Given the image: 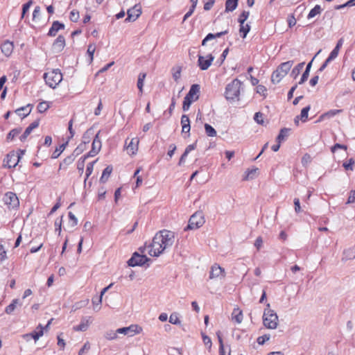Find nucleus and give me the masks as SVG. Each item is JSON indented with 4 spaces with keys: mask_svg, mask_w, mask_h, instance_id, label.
Masks as SVG:
<instances>
[{
    "mask_svg": "<svg viewBox=\"0 0 355 355\" xmlns=\"http://www.w3.org/2000/svg\"><path fill=\"white\" fill-rule=\"evenodd\" d=\"M243 313L239 308H234L232 313V319L236 323L240 324L243 321Z\"/></svg>",
    "mask_w": 355,
    "mask_h": 355,
    "instance_id": "412c9836",
    "label": "nucleus"
},
{
    "mask_svg": "<svg viewBox=\"0 0 355 355\" xmlns=\"http://www.w3.org/2000/svg\"><path fill=\"white\" fill-rule=\"evenodd\" d=\"M214 57L211 54L207 56L198 55V65L201 70H207L211 65Z\"/></svg>",
    "mask_w": 355,
    "mask_h": 355,
    "instance_id": "2eb2a0df",
    "label": "nucleus"
},
{
    "mask_svg": "<svg viewBox=\"0 0 355 355\" xmlns=\"http://www.w3.org/2000/svg\"><path fill=\"white\" fill-rule=\"evenodd\" d=\"M99 132L97 133L93 139L92 144V149L90 150V157H93L98 154L101 149L102 144L98 137Z\"/></svg>",
    "mask_w": 355,
    "mask_h": 355,
    "instance_id": "dca6fc26",
    "label": "nucleus"
},
{
    "mask_svg": "<svg viewBox=\"0 0 355 355\" xmlns=\"http://www.w3.org/2000/svg\"><path fill=\"white\" fill-rule=\"evenodd\" d=\"M205 220L202 212L197 211L194 213L189 218V223L184 228L185 231L189 230H196L203 225Z\"/></svg>",
    "mask_w": 355,
    "mask_h": 355,
    "instance_id": "0eeeda50",
    "label": "nucleus"
},
{
    "mask_svg": "<svg viewBox=\"0 0 355 355\" xmlns=\"http://www.w3.org/2000/svg\"><path fill=\"white\" fill-rule=\"evenodd\" d=\"M290 130H291L289 128H282L277 137V141L278 143H281L282 141H283L285 139V138L288 137Z\"/></svg>",
    "mask_w": 355,
    "mask_h": 355,
    "instance_id": "cd10ccee",
    "label": "nucleus"
},
{
    "mask_svg": "<svg viewBox=\"0 0 355 355\" xmlns=\"http://www.w3.org/2000/svg\"><path fill=\"white\" fill-rule=\"evenodd\" d=\"M24 337L25 338H26L27 340L29 338H33L35 341L36 342L39 338L40 337L38 336V335L36 334V331H33L31 334H25L24 336Z\"/></svg>",
    "mask_w": 355,
    "mask_h": 355,
    "instance_id": "680f3d73",
    "label": "nucleus"
},
{
    "mask_svg": "<svg viewBox=\"0 0 355 355\" xmlns=\"http://www.w3.org/2000/svg\"><path fill=\"white\" fill-rule=\"evenodd\" d=\"M32 4H33V1L30 0L28 2H27L26 3H25L23 6L21 17H24V15L29 10V8H30V7L31 6Z\"/></svg>",
    "mask_w": 355,
    "mask_h": 355,
    "instance_id": "bf43d9fd",
    "label": "nucleus"
},
{
    "mask_svg": "<svg viewBox=\"0 0 355 355\" xmlns=\"http://www.w3.org/2000/svg\"><path fill=\"white\" fill-rule=\"evenodd\" d=\"M293 61H287L282 63L277 69L273 71L271 76V81L274 84L279 83L282 79L288 73L293 64Z\"/></svg>",
    "mask_w": 355,
    "mask_h": 355,
    "instance_id": "20e7f679",
    "label": "nucleus"
},
{
    "mask_svg": "<svg viewBox=\"0 0 355 355\" xmlns=\"http://www.w3.org/2000/svg\"><path fill=\"white\" fill-rule=\"evenodd\" d=\"M322 11V8L320 6L316 5L313 8H312L309 15H308V19H311L314 17H315L317 15H319Z\"/></svg>",
    "mask_w": 355,
    "mask_h": 355,
    "instance_id": "72a5a7b5",
    "label": "nucleus"
},
{
    "mask_svg": "<svg viewBox=\"0 0 355 355\" xmlns=\"http://www.w3.org/2000/svg\"><path fill=\"white\" fill-rule=\"evenodd\" d=\"M41 9L40 6H36L33 13V21H35L40 16Z\"/></svg>",
    "mask_w": 355,
    "mask_h": 355,
    "instance_id": "6e6d98bb",
    "label": "nucleus"
},
{
    "mask_svg": "<svg viewBox=\"0 0 355 355\" xmlns=\"http://www.w3.org/2000/svg\"><path fill=\"white\" fill-rule=\"evenodd\" d=\"M146 77V73H140L138 76L137 86L139 92L140 93V95H141L143 94L144 82Z\"/></svg>",
    "mask_w": 355,
    "mask_h": 355,
    "instance_id": "5701e85b",
    "label": "nucleus"
},
{
    "mask_svg": "<svg viewBox=\"0 0 355 355\" xmlns=\"http://www.w3.org/2000/svg\"><path fill=\"white\" fill-rule=\"evenodd\" d=\"M89 157V153H86L83 155V157H81L78 163H77V169L80 172V174H83L85 168V161L86 159Z\"/></svg>",
    "mask_w": 355,
    "mask_h": 355,
    "instance_id": "bb28decb",
    "label": "nucleus"
},
{
    "mask_svg": "<svg viewBox=\"0 0 355 355\" xmlns=\"http://www.w3.org/2000/svg\"><path fill=\"white\" fill-rule=\"evenodd\" d=\"M242 86L243 83L237 78L228 83L225 91L226 100L231 103L239 101Z\"/></svg>",
    "mask_w": 355,
    "mask_h": 355,
    "instance_id": "f257e3e1",
    "label": "nucleus"
},
{
    "mask_svg": "<svg viewBox=\"0 0 355 355\" xmlns=\"http://www.w3.org/2000/svg\"><path fill=\"white\" fill-rule=\"evenodd\" d=\"M139 140L137 138L132 139L127 146V150L129 153L135 154L137 150V145Z\"/></svg>",
    "mask_w": 355,
    "mask_h": 355,
    "instance_id": "4be33fe9",
    "label": "nucleus"
},
{
    "mask_svg": "<svg viewBox=\"0 0 355 355\" xmlns=\"http://www.w3.org/2000/svg\"><path fill=\"white\" fill-rule=\"evenodd\" d=\"M141 14V6L136 4L127 11V17L125 21H135Z\"/></svg>",
    "mask_w": 355,
    "mask_h": 355,
    "instance_id": "f8f14e48",
    "label": "nucleus"
},
{
    "mask_svg": "<svg viewBox=\"0 0 355 355\" xmlns=\"http://www.w3.org/2000/svg\"><path fill=\"white\" fill-rule=\"evenodd\" d=\"M355 259V245L352 247L346 248L343 252L342 261H347Z\"/></svg>",
    "mask_w": 355,
    "mask_h": 355,
    "instance_id": "f3484780",
    "label": "nucleus"
},
{
    "mask_svg": "<svg viewBox=\"0 0 355 355\" xmlns=\"http://www.w3.org/2000/svg\"><path fill=\"white\" fill-rule=\"evenodd\" d=\"M64 144H62L59 146L58 148H56L55 150L53 153L52 157L57 158L60 155V153L64 150Z\"/></svg>",
    "mask_w": 355,
    "mask_h": 355,
    "instance_id": "603ef678",
    "label": "nucleus"
},
{
    "mask_svg": "<svg viewBox=\"0 0 355 355\" xmlns=\"http://www.w3.org/2000/svg\"><path fill=\"white\" fill-rule=\"evenodd\" d=\"M64 28V25L63 24L55 21L53 23L48 35L50 36H55L59 30L63 29Z\"/></svg>",
    "mask_w": 355,
    "mask_h": 355,
    "instance_id": "aec40b11",
    "label": "nucleus"
},
{
    "mask_svg": "<svg viewBox=\"0 0 355 355\" xmlns=\"http://www.w3.org/2000/svg\"><path fill=\"white\" fill-rule=\"evenodd\" d=\"M21 159L19 155H17L15 152H11L6 155V157L3 160V166L10 168H15Z\"/></svg>",
    "mask_w": 355,
    "mask_h": 355,
    "instance_id": "9b49d317",
    "label": "nucleus"
},
{
    "mask_svg": "<svg viewBox=\"0 0 355 355\" xmlns=\"http://www.w3.org/2000/svg\"><path fill=\"white\" fill-rule=\"evenodd\" d=\"M293 202H294V206H295V211L298 214L300 212H301L302 210V207L300 206V199L299 198H295L293 200Z\"/></svg>",
    "mask_w": 355,
    "mask_h": 355,
    "instance_id": "864d4df0",
    "label": "nucleus"
},
{
    "mask_svg": "<svg viewBox=\"0 0 355 355\" xmlns=\"http://www.w3.org/2000/svg\"><path fill=\"white\" fill-rule=\"evenodd\" d=\"M182 68L179 66L173 67L172 69L173 78L175 82H178L181 76Z\"/></svg>",
    "mask_w": 355,
    "mask_h": 355,
    "instance_id": "58836bf2",
    "label": "nucleus"
},
{
    "mask_svg": "<svg viewBox=\"0 0 355 355\" xmlns=\"http://www.w3.org/2000/svg\"><path fill=\"white\" fill-rule=\"evenodd\" d=\"M156 240L160 241L165 248H168L173 245L175 240L174 232L163 230L157 232L156 234Z\"/></svg>",
    "mask_w": 355,
    "mask_h": 355,
    "instance_id": "39448f33",
    "label": "nucleus"
},
{
    "mask_svg": "<svg viewBox=\"0 0 355 355\" xmlns=\"http://www.w3.org/2000/svg\"><path fill=\"white\" fill-rule=\"evenodd\" d=\"M92 103H95L97 104V107L94 110V114L96 116H98L101 114V109H102V103H101V98H97V97H94L92 99Z\"/></svg>",
    "mask_w": 355,
    "mask_h": 355,
    "instance_id": "c756f323",
    "label": "nucleus"
},
{
    "mask_svg": "<svg viewBox=\"0 0 355 355\" xmlns=\"http://www.w3.org/2000/svg\"><path fill=\"white\" fill-rule=\"evenodd\" d=\"M148 248V253L150 256L158 257L166 249L162 245L160 241L156 240V236L153 239V241L148 245H145L144 249Z\"/></svg>",
    "mask_w": 355,
    "mask_h": 355,
    "instance_id": "6e6552de",
    "label": "nucleus"
},
{
    "mask_svg": "<svg viewBox=\"0 0 355 355\" xmlns=\"http://www.w3.org/2000/svg\"><path fill=\"white\" fill-rule=\"evenodd\" d=\"M28 106L29 105L18 108L15 110V112L20 116L26 117L31 112V110H27Z\"/></svg>",
    "mask_w": 355,
    "mask_h": 355,
    "instance_id": "473e14b6",
    "label": "nucleus"
},
{
    "mask_svg": "<svg viewBox=\"0 0 355 355\" xmlns=\"http://www.w3.org/2000/svg\"><path fill=\"white\" fill-rule=\"evenodd\" d=\"M0 49L6 57H8L13 51V46H0Z\"/></svg>",
    "mask_w": 355,
    "mask_h": 355,
    "instance_id": "f704fd0d",
    "label": "nucleus"
},
{
    "mask_svg": "<svg viewBox=\"0 0 355 355\" xmlns=\"http://www.w3.org/2000/svg\"><path fill=\"white\" fill-rule=\"evenodd\" d=\"M181 125L182 127V132L189 133L191 130L190 120L187 115L183 114L181 117Z\"/></svg>",
    "mask_w": 355,
    "mask_h": 355,
    "instance_id": "6ab92c4d",
    "label": "nucleus"
},
{
    "mask_svg": "<svg viewBox=\"0 0 355 355\" xmlns=\"http://www.w3.org/2000/svg\"><path fill=\"white\" fill-rule=\"evenodd\" d=\"M258 168H253L247 171L246 176L244 178V180H252L255 177V175L257 172Z\"/></svg>",
    "mask_w": 355,
    "mask_h": 355,
    "instance_id": "a18cd8bd",
    "label": "nucleus"
},
{
    "mask_svg": "<svg viewBox=\"0 0 355 355\" xmlns=\"http://www.w3.org/2000/svg\"><path fill=\"white\" fill-rule=\"evenodd\" d=\"M270 335L265 334L263 336H259L257 338V343L259 345H263L266 341L269 340Z\"/></svg>",
    "mask_w": 355,
    "mask_h": 355,
    "instance_id": "5fc2aeb1",
    "label": "nucleus"
},
{
    "mask_svg": "<svg viewBox=\"0 0 355 355\" xmlns=\"http://www.w3.org/2000/svg\"><path fill=\"white\" fill-rule=\"evenodd\" d=\"M354 164V160L351 158L349 159L348 162H344L343 166L345 170H353V165Z\"/></svg>",
    "mask_w": 355,
    "mask_h": 355,
    "instance_id": "49530a36",
    "label": "nucleus"
},
{
    "mask_svg": "<svg viewBox=\"0 0 355 355\" xmlns=\"http://www.w3.org/2000/svg\"><path fill=\"white\" fill-rule=\"evenodd\" d=\"M226 33V31L225 32H220V33H217L216 34H212V33H209L204 39L202 41V44H205L207 42L212 40V39H214V38H216V37H220L222 35Z\"/></svg>",
    "mask_w": 355,
    "mask_h": 355,
    "instance_id": "7c9ffc66",
    "label": "nucleus"
},
{
    "mask_svg": "<svg viewBox=\"0 0 355 355\" xmlns=\"http://www.w3.org/2000/svg\"><path fill=\"white\" fill-rule=\"evenodd\" d=\"M102 297L96 296L92 298L93 309L94 311H98L101 308Z\"/></svg>",
    "mask_w": 355,
    "mask_h": 355,
    "instance_id": "a878e982",
    "label": "nucleus"
},
{
    "mask_svg": "<svg viewBox=\"0 0 355 355\" xmlns=\"http://www.w3.org/2000/svg\"><path fill=\"white\" fill-rule=\"evenodd\" d=\"M49 107V105L47 102L43 101L38 104L37 105V110L38 112L40 113H43L45 111H46Z\"/></svg>",
    "mask_w": 355,
    "mask_h": 355,
    "instance_id": "c03bdc74",
    "label": "nucleus"
},
{
    "mask_svg": "<svg viewBox=\"0 0 355 355\" xmlns=\"http://www.w3.org/2000/svg\"><path fill=\"white\" fill-rule=\"evenodd\" d=\"M79 19V12L77 10H72L70 13V19L72 21H77Z\"/></svg>",
    "mask_w": 355,
    "mask_h": 355,
    "instance_id": "13d9d810",
    "label": "nucleus"
},
{
    "mask_svg": "<svg viewBox=\"0 0 355 355\" xmlns=\"http://www.w3.org/2000/svg\"><path fill=\"white\" fill-rule=\"evenodd\" d=\"M355 202V190L350 191L349 196L347 199V204L353 203Z\"/></svg>",
    "mask_w": 355,
    "mask_h": 355,
    "instance_id": "69168bd1",
    "label": "nucleus"
},
{
    "mask_svg": "<svg viewBox=\"0 0 355 355\" xmlns=\"http://www.w3.org/2000/svg\"><path fill=\"white\" fill-rule=\"evenodd\" d=\"M44 78L50 87L55 88L62 81V75L59 69H53L45 73Z\"/></svg>",
    "mask_w": 355,
    "mask_h": 355,
    "instance_id": "423d86ee",
    "label": "nucleus"
},
{
    "mask_svg": "<svg viewBox=\"0 0 355 355\" xmlns=\"http://www.w3.org/2000/svg\"><path fill=\"white\" fill-rule=\"evenodd\" d=\"M200 90V87L198 84H193L191 86L183 101L182 109L184 112L189 110L191 103L199 98Z\"/></svg>",
    "mask_w": 355,
    "mask_h": 355,
    "instance_id": "7ed1b4c3",
    "label": "nucleus"
},
{
    "mask_svg": "<svg viewBox=\"0 0 355 355\" xmlns=\"http://www.w3.org/2000/svg\"><path fill=\"white\" fill-rule=\"evenodd\" d=\"M320 52V50L317 53V54L313 58V59L307 64L306 65V69L305 71H304V73H302V76L301 77V79L299 82V84L300 85H302L304 83H305L308 78H309V73H310V70H311V66H312V63H313V61L314 60V58H315V56Z\"/></svg>",
    "mask_w": 355,
    "mask_h": 355,
    "instance_id": "a211bd4d",
    "label": "nucleus"
},
{
    "mask_svg": "<svg viewBox=\"0 0 355 355\" xmlns=\"http://www.w3.org/2000/svg\"><path fill=\"white\" fill-rule=\"evenodd\" d=\"M21 131V128H15L10 131V132L7 135V140H12L15 137H17Z\"/></svg>",
    "mask_w": 355,
    "mask_h": 355,
    "instance_id": "ea45409f",
    "label": "nucleus"
},
{
    "mask_svg": "<svg viewBox=\"0 0 355 355\" xmlns=\"http://www.w3.org/2000/svg\"><path fill=\"white\" fill-rule=\"evenodd\" d=\"M254 120L258 124L263 125V123H264L263 114L261 112H256L254 116Z\"/></svg>",
    "mask_w": 355,
    "mask_h": 355,
    "instance_id": "37998d69",
    "label": "nucleus"
},
{
    "mask_svg": "<svg viewBox=\"0 0 355 355\" xmlns=\"http://www.w3.org/2000/svg\"><path fill=\"white\" fill-rule=\"evenodd\" d=\"M216 335H217L218 343H219V351H222L223 349H224V345H223V338L221 337L220 331H218V332H216Z\"/></svg>",
    "mask_w": 355,
    "mask_h": 355,
    "instance_id": "e2e57ef3",
    "label": "nucleus"
},
{
    "mask_svg": "<svg viewBox=\"0 0 355 355\" xmlns=\"http://www.w3.org/2000/svg\"><path fill=\"white\" fill-rule=\"evenodd\" d=\"M150 261V259L147 257L146 255L140 254L135 252L133 253L132 257L128 261L129 266H141L147 262Z\"/></svg>",
    "mask_w": 355,
    "mask_h": 355,
    "instance_id": "9d476101",
    "label": "nucleus"
},
{
    "mask_svg": "<svg viewBox=\"0 0 355 355\" xmlns=\"http://www.w3.org/2000/svg\"><path fill=\"white\" fill-rule=\"evenodd\" d=\"M169 150L168 151V156L171 158L173 155H174V153L176 150V146L175 144H171L169 146Z\"/></svg>",
    "mask_w": 355,
    "mask_h": 355,
    "instance_id": "774afa93",
    "label": "nucleus"
},
{
    "mask_svg": "<svg viewBox=\"0 0 355 355\" xmlns=\"http://www.w3.org/2000/svg\"><path fill=\"white\" fill-rule=\"evenodd\" d=\"M225 277V272L223 268L220 267L218 264L215 263L211 267L209 272V279L224 278Z\"/></svg>",
    "mask_w": 355,
    "mask_h": 355,
    "instance_id": "4468645a",
    "label": "nucleus"
},
{
    "mask_svg": "<svg viewBox=\"0 0 355 355\" xmlns=\"http://www.w3.org/2000/svg\"><path fill=\"white\" fill-rule=\"evenodd\" d=\"M31 130L27 127L26 129L25 130L24 132L21 135V136L20 137V140L21 141H24L26 138L28 137V135L31 133Z\"/></svg>",
    "mask_w": 355,
    "mask_h": 355,
    "instance_id": "0e129e2a",
    "label": "nucleus"
},
{
    "mask_svg": "<svg viewBox=\"0 0 355 355\" xmlns=\"http://www.w3.org/2000/svg\"><path fill=\"white\" fill-rule=\"evenodd\" d=\"M263 244V239L261 236H258L254 242V246L257 248V249L259 250Z\"/></svg>",
    "mask_w": 355,
    "mask_h": 355,
    "instance_id": "338daca9",
    "label": "nucleus"
},
{
    "mask_svg": "<svg viewBox=\"0 0 355 355\" xmlns=\"http://www.w3.org/2000/svg\"><path fill=\"white\" fill-rule=\"evenodd\" d=\"M263 315V325L268 329H275L278 324V316L273 310L270 309L269 303H267Z\"/></svg>",
    "mask_w": 355,
    "mask_h": 355,
    "instance_id": "f03ea898",
    "label": "nucleus"
},
{
    "mask_svg": "<svg viewBox=\"0 0 355 355\" xmlns=\"http://www.w3.org/2000/svg\"><path fill=\"white\" fill-rule=\"evenodd\" d=\"M250 31V26L248 24H241L240 33L243 34V37H245Z\"/></svg>",
    "mask_w": 355,
    "mask_h": 355,
    "instance_id": "09e8293b",
    "label": "nucleus"
},
{
    "mask_svg": "<svg viewBox=\"0 0 355 355\" xmlns=\"http://www.w3.org/2000/svg\"><path fill=\"white\" fill-rule=\"evenodd\" d=\"M310 109H311L310 105H308V106L304 107L301 110L300 114L299 116H297V119H300V120L302 122H305L307 120L308 113H309V111L310 110Z\"/></svg>",
    "mask_w": 355,
    "mask_h": 355,
    "instance_id": "c85d7f7f",
    "label": "nucleus"
},
{
    "mask_svg": "<svg viewBox=\"0 0 355 355\" xmlns=\"http://www.w3.org/2000/svg\"><path fill=\"white\" fill-rule=\"evenodd\" d=\"M87 143L86 141H84L83 143L80 144L75 150L74 153L76 155H78L80 154L85 148H86Z\"/></svg>",
    "mask_w": 355,
    "mask_h": 355,
    "instance_id": "de8ad7c7",
    "label": "nucleus"
},
{
    "mask_svg": "<svg viewBox=\"0 0 355 355\" xmlns=\"http://www.w3.org/2000/svg\"><path fill=\"white\" fill-rule=\"evenodd\" d=\"M169 322L173 324H180L181 321L179 319L177 313H173L169 317Z\"/></svg>",
    "mask_w": 355,
    "mask_h": 355,
    "instance_id": "a19ab883",
    "label": "nucleus"
},
{
    "mask_svg": "<svg viewBox=\"0 0 355 355\" xmlns=\"http://www.w3.org/2000/svg\"><path fill=\"white\" fill-rule=\"evenodd\" d=\"M239 0H227L225 3V10L232 12L234 10L238 5Z\"/></svg>",
    "mask_w": 355,
    "mask_h": 355,
    "instance_id": "393cba45",
    "label": "nucleus"
},
{
    "mask_svg": "<svg viewBox=\"0 0 355 355\" xmlns=\"http://www.w3.org/2000/svg\"><path fill=\"white\" fill-rule=\"evenodd\" d=\"M304 66V62L299 63L297 66H295L293 69V70L291 71V75L295 78L299 75L300 71L302 70Z\"/></svg>",
    "mask_w": 355,
    "mask_h": 355,
    "instance_id": "e433bc0d",
    "label": "nucleus"
},
{
    "mask_svg": "<svg viewBox=\"0 0 355 355\" xmlns=\"http://www.w3.org/2000/svg\"><path fill=\"white\" fill-rule=\"evenodd\" d=\"M55 231H58L59 234L61 232V227H62V217L60 218H57L55 221Z\"/></svg>",
    "mask_w": 355,
    "mask_h": 355,
    "instance_id": "052dcab7",
    "label": "nucleus"
},
{
    "mask_svg": "<svg viewBox=\"0 0 355 355\" xmlns=\"http://www.w3.org/2000/svg\"><path fill=\"white\" fill-rule=\"evenodd\" d=\"M112 171V168L110 166H107L103 171L102 175L101 177V181L102 182H105L107 180Z\"/></svg>",
    "mask_w": 355,
    "mask_h": 355,
    "instance_id": "2f4dec72",
    "label": "nucleus"
},
{
    "mask_svg": "<svg viewBox=\"0 0 355 355\" xmlns=\"http://www.w3.org/2000/svg\"><path fill=\"white\" fill-rule=\"evenodd\" d=\"M340 46H336V47L330 53L329 57L326 59V60H327V62H331L332 60H334L338 56Z\"/></svg>",
    "mask_w": 355,
    "mask_h": 355,
    "instance_id": "c9c22d12",
    "label": "nucleus"
},
{
    "mask_svg": "<svg viewBox=\"0 0 355 355\" xmlns=\"http://www.w3.org/2000/svg\"><path fill=\"white\" fill-rule=\"evenodd\" d=\"M118 334L119 333L116 332V331H109L106 333L105 338L107 340H114V339L116 338Z\"/></svg>",
    "mask_w": 355,
    "mask_h": 355,
    "instance_id": "8fccbe9b",
    "label": "nucleus"
},
{
    "mask_svg": "<svg viewBox=\"0 0 355 355\" xmlns=\"http://www.w3.org/2000/svg\"><path fill=\"white\" fill-rule=\"evenodd\" d=\"M248 17L249 12L243 11L239 18V22L240 23V24H243Z\"/></svg>",
    "mask_w": 355,
    "mask_h": 355,
    "instance_id": "3c124183",
    "label": "nucleus"
},
{
    "mask_svg": "<svg viewBox=\"0 0 355 355\" xmlns=\"http://www.w3.org/2000/svg\"><path fill=\"white\" fill-rule=\"evenodd\" d=\"M6 259V251L4 250L3 245L0 243V261H3Z\"/></svg>",
    "mask_w": 355,
    "mask_h": 355,
    "instance_id": "4d7b16f0",
    "label": "nucleus"
},
{
    "mask_svg": "<svg viewBox=\"0 0 355 355\" xmlns=\"http://www.w3.org/2000/svg\"><path fill=\"white\" fill-rule=\"evenodd\" d=\"M88 320H86V321H83L80 324L75 326L73 327V329L75 331H86L88 327Z\"/></svg>",
    "mask_w": 355,
    "mask_h": 355,
    "instance_id": "79ce46f5",
    "label": "nucleus"
},
{
    "mask_svg": "<svg viewBox=\"0 0 355 355\" xmlns=\"http://www.w3.org/2000/svg\"><path fill=\"white\" fill-rule=\"evenodd\" d=\"M205 132L207 136H209V137L216 136V131L211 125H209L208 123H205Z\"/></svg>",
    "mask_w": 355,
    "mask_h": 355,
    "instance_id": "4c0bfd02",
    "label": "nucleus"
},
{
    "mask_svg": "<svg viewBox=\"0 0 355 355\" xmlns=\"http://www.w3.org/2000/svg\"><path fill=\"white\" fill-rule=\"evenodd\" d=\"M17 305L21 306V304L19 303V300L18 299H15L12 301L11 304L6 306L5 312L7 314H11L16 309Z\"/></svg>",
    "mask_w": 355,
    "mask_h": 355,
    "instance_id": "b1692460",
    "label": "nucleus"
},
{
    "mask_svg": "<svg viewBox=\"0 0 355 355\" xmlns=\"http://www.w3.org/2000/svg\"><path fill=\"white\" fill-rule=\"evenodd\" d=\"M142 331V328L138 325H130L127 327H122L116 329L119 334L132 336L136 334H139Z\"/></svg>",
    "mask_w": 355,
    "mask_h": 355,
    "instance_id": "ddd939ff",
    "label": "nucleus"
},
{
    "mask_svg": "<svg viewBox=\"0 0 355 355\" xmlns=\"http://www.w3.org/2000/svg\"><path fill=\"white\" fill-rule=\"evenodd\" d=\"M3 201L9 209H15L19 207V200L17 195L11 191L5 193Z\"/></svg>",
    "mask_w": 355,
    "mask_h": 355,
    "instance_id": "1a4fd4ad",
    "label": "nucleus"
}]
</instances>
